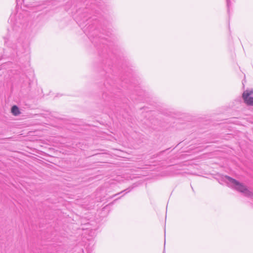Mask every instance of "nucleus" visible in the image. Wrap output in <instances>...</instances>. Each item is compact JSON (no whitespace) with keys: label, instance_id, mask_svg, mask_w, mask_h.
I'll list each match as a JSON object with an SVG mask.
<instances>
[{"label":"nucleus","instance_id":"nucleus-5","mask_svg":"<svg viewBox=\"0 0 253 253\" xmlns=\"http://www.w3.org/2000/svg\"><path fill=\"white\" fill-rule=\"evenodd\" d=\"M14 50H15V53L16 54H19L21 52L20 50L17 49V46H15V47H14Z\"/></svg>","mask_w":253,"mask_h":253},{"label":"nucleus","instance_id":"nucleus-6","mask_svg":"<svg viewBox=\"0 0 253 253\" xmlns=\"http://www.w3.org/2000/svg\"><path fill=\"white\" fill-rule=\"evenodd\" d=\"M82 21H83V22L79 21V22H80V25H81L82 24V23H84V19L82 20Z\"/></svg>","mask_w":253,"mask_h":253},{"label":"nucleus","instance_id":"nucleus-8","mask_svg":"<svg viewBox=\"0 0 253 253\" xmlns=\"http://www.w3.org/2000/svg\"><path fill=\"white\" fill-rule=\"evenodd\" d=\"M163 253H165V251L163 252Z\"/></svg>","mask_w":253,"mask_h":253},{"label":"nucleus","instance_id":"nucleus-4","mask_svg":"<svg viewBox=\"0 0 253 253\" xmlns=\"http://www.w3.org/2000/svg\"><path fill=\"white\" fill-rule=\"evenodd\" d=\"M226 2H227V8H228V12H229V7L231 5L230 0H226Z\"/></svg>","mask_w":253,"mask_h":253},{"label":"nucleus","instance_id":"nucleus-3","mask_svg":"<svg viewBox=\"0 0 253 253\" xmlns=\"http://www.w3.org/2000/svg\"><path fill=\"white\" fill-rule=\"evenodd\" d=\"M11 112L15 116H17L20 113L18 107L16 105H14L12 107Z\"/></svg>","mask_w":253,"mask_h":253},{"label":"nucleus","instance_id":"nucleus-1","mask_svg":"<svg viewBox=\"0 0 253 253\" xmlns=\"http://www.w3.org/2000/svg\"><path fill=\"white\" fill-rule=\"evenodd\" d=\"M223 179L229 186L243 193L246 196L249 197L253 196L252 192L250 191L242 183L228 176H225Z\"/></svg>","mask_w":253,"mask_h":253},{"label":"nucleus","instance_id":"nucleus-2","mask_svg":"<svg viewBox=\"0 0 253 253\" xmlns=\"http://www.w3.org/2000/svg\"><path fill=\"white\" fill-rule=\"evenodd\" d=\"M253 93V90H246L242 95L244 102L248 105L253 106V97L250 95Z\"/></svg>","mask_w":253,"mask_h":253},{"label":"nucleus","instance_id":"nucleus-7","mask_svg":"<svg viewBox=\"0 0 253 253\" xmlns=\"http://www.w3.org/2000/svg\"><path fill=\"white\" fill-rule=\"evenodd\" d=\"M85 20H86V21L89 20V19H85Z\"/></svg>","mask_w":253,"mask_h":253}]
</instances>
